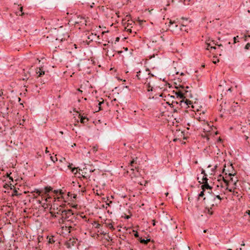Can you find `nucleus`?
I'll return each mask as SVG.
<instances>
[{"label": "nucleus", "instance_id": "obj_14", "mask_svg": "<svg viewBox=\"0 0 250 250\" xmlns=\"http://www.w3.org/2000/svg\"><path fill=\"white\" fill-rule=\"evenodd\" d=\"M173 92L175 94L177 98H179L181 100L185 99V96H184V93L183 91H182V90L180 89L176 91H173Z\"/></svg>", "mask_w": 250, "mask_h": 250}, {"label": "nucleus", "instance_id": "obj_54", "mask_svg": "<svg viewBox=\"0 0 250 250\" xmlns=\"http://www.w3.org/2000/svg\"><path fill=\"white\" fill-rule=\"evenodd\" d=\"M119 40H120V38H119V37H117V38H116L115 42H119Z\"/></svg>", "mask_w": 250, "mask_h": 250}, {"label": "nucleus", "instance_id": "obj_9", "mask_svg": "<svg viewBox=\"0 0 250 250\" xmlns=\"http://www.w3.org/2000/svg\"><path fill=\"white\" fill-rule=\"evenodd\" d=\"M203 185L201 186V188L202 190L206 191V189H209V191H208L206 193L208 194L209 195L212 193V188L209 185L208 182H203Z\"/></svg>", "mask_w": 250, "mask_h": 250}, {"label": "nucleus", "instance_id": "obj_15", "mask_svg": "<svg viewBox=\"0 0 250 250\" xmlns=\"http://www.w3.org/2000/svg\"><path fill=\"white\" fill-rule=\"evenodd\" d=\"M137 159V158L136 157L135 159H133L132 161H130L129 163V166H128V167L130 168V170L131 171H133L134 170V168H136V166L134 165V164H136V160Z\"/></svg>", "mask_w": 250, "mask_h": 250}, {"label": "nucleus", "instance_id": "obj_62", "mask_svg": "<svg viewBox=\"0 0 250 250\" xmlns=\"http://www.w3.org/2000/svg\"><path fill=\"white\" fill-rule=\"evenodd\" d=\"M38 203L39 204H42V201L40 200H39L38 201Z\"/></svg>", "mask_w": 250, "mask_h": 250}, {"label": "nucleus", "instance_id": "obj_52", "mask_svg": "<svg viewBox=\"0 0 250 250\" xmlns=\"http://www.w3.org/2000/svg\"><path fill=\"white\" fill-rule=\"evenodd\" d=\"M72 196H73V199H76V197H77V195L76 194H72Z\"/></svg>", "mask_w": 250, "mask_h": 250}, {"label": "nucleus", "instance_id": "obj_11", "mask_svg": "<svg viewBox=\"0 0 250 250\" xmlns=\"http://www.w3.org/2000/svg\"><path fill=\"white\" fill-rule=\"evenodd\" d=\"M177 89H178L179 88H181L183 90H182V91H183L184 93V96H185V99L187 97H192V95L191 94L190 92H189L186 89H185V86L182 85H179V86L176 87Z\"/></svg>", "mask_w": 250, "mask_h": 250}, {"label": "nucleus", "instance_id": "obj_17", "mask_svg": "<svg viewBox=\"0 0 250 250\" xmlns=\"http://www.w3.org/2000/svg\"><path fill=\"white\" fill-rule=\"evenodd\" d=\"M75 243L76 241L74 240H71L70 239L66 243L65 245L66 246L67 248H71V246H74Z\"/></svg>", "mask_w": 250, "mask_h": 250}, {"label": "nucleus", "instance_id": "obj_21", "mask_svg": "<svg viewBox=\"0 0 250 250\" xmlns=\"http://www.w3.org/2000/svg\"><path fill=\"white\" fill-rule=\"evenodd\" d=\"M60 213H61V211H59V210L56 212L54 211H50L51 216L54 218H57V214L60 215Z\"/></svg>", "mask_w": 250, "mask_h": 250}, {"label": "nucleus", "instance_id": "obj_29", "mask_svg": "<svg viewBox=\"0 0 250 250\" xmlns=\"http://www.w3.org/2000/svg\"><path fill=\"white\" fill-rule=\"evenodd\" d=\"M34 192H36V193H37L38 194V195H41V196L43 195V194L42 195V193L43 192V191L42 190L36 189H35L34 191L32 192V193H34Z\"/></svg>", "mask_w": 250, "mask_h": 250}, {"label": "nucleus", "instance_id": "obj_61", "mask_svg": "<svg viewBox=\"0 0 250 250\" xmlns=\"http://www.w3.org/2000/svg\"><path fill=\"white\" fill-rule=\"evenodd\" d=\"M227 91H229V92H231V91H232L231 87L229 88L228 89V90H227Z\"/></svg>", "mask_w": 250, "mask_h": 250}, {"label": "nucleus", "instance_id": "obj_42", "mask_svg": "<svg viewBox=\"0 0 250 250\" xmlns=\"http://www.w3.org/2000/svg\"><path fill=\"white\" fill-rule=\"evenodd\" d=\"M134 236L136 237V238H138L139 237V233L137 231H136L135 233L134 234Z\"/></svg>", "mask_w": 250, "mask_h": 250}, {"label": "nucleus", "instance_id": "obj_63", "mask_svg": "<svg viewBox=\"0 0 250 250\" xmlns=\"http://www.w3.org/2000/svg\"><path fill=\"white\" fill-rule=\"evenodd\" d=\"M9 179H10L12 181H13V178H12V177L10 176V177H9Z\"/></svg>", "mask_w": 250, "mask_h": 250}, {"label": "nucleus", "instance_id": "obj_38", "mask_svg": "<svg viewBox=\"0 0 250 250\" xmlns=\"http://www.w3.org/2000/svg\"><path fill=\"white\" fill-rule=\"evenodd\" d=\"M250 43H247L245 46V49L246 50H248L250 49Z\"/></svg>", "mask_w": 250, "mask_h": 250}, {"label": "nucleus", "instance_id": "obj_27", "mask_svg": "<svg viewBox=\"0 0 250 250\" xmlns=\"http://www.w3.org/2000/svg\"><path fill=\"white\" fill-rule=\"evenodd\" d=\"M212 207H211V206H210V207H206V208H205V209L207 211V212L208 214H209L210 215H212L213 214V211L211 210Z\"/></svg>", "mask_w": 250, "mask_h": 250}, {"label": "nucleus", "instance_id": "obj_26", "mask_svg": "<svg viewBox=\"0 0 250 250\" xmlns=\"http://www.w3.org/2000/svg\"><path fill=\"white\" fill-rule=\"evenodd\" d=\"M212 201H213V203H210V206L211 207H214L215 206H217L220 203V202H221L220 201H218H218H216L215 200V201L212 200Z\"/></svg>", "mask_w": 250, "mask_h": 250}, {"label": "nucleus", "instance_id": "obj_28", "mask_svg": "<svg viewBox=\"0 0 250 250\" xmlns=\"http://www.w3.org/2000/svg\"><path fill=\"white\" fill-rule=\"evenodd\" d=\"M76 220L77 217L75 216H73L71 218L67 220V221L71 223H74L75 222H76Z\"/></svg>", "mask_w": 250, "mask_h": 250}, {"label": "nucleus", "instance_id": "obj_7", "mask_svg": "<svg viewBox=\"0 0 250 250\" xmlns=\"http://www.w3.org/2000/svg\"><path fill=\"white\" fill-rule=\"evenodd\" d=\"M86 21L85 18L83 17H78L77 20L75 21V24H78L81 26H83L86 25Z\"/></svg>", "mask_w": 250, "mask_h": 250}, {"label": "nucleus", "instance_id": "obj_41", "mask_svg": "<svg viewBox=\"0 0 250 250\" xmlns=\"http://www.w3.org/2000/svg\"><path fill=\"white\" fill-rule=\"evenodd\" d=\"M238 38V36H237L236 37H234L233 38V40H234V43H236L237 42V39Z\"/></svg>", "mask_w": 250, "mask_h": 250}, {"label": "nucleus", "instance_id": "obj_34", "mask_svg": "<svg viewBox=\"0 0 250 250\" xmlns=\"http://www.w3.org/2000/svg\"><path fill=\"white\" fill-rule=\"evenodd\" d=\"M205 191L202 190V191H201L200 193L198 195V199H199L200 197H203L205 194Z\"/></svg>", "mask_w": 250, "mask_h": 250}, {"label": "nucleus", "instance_id": "obj_44", "mask_svg": "<svg viewBox=\"0 0 250 250\" xmlns=\"http://www.w3.org/2000/svg\"><path fill=\"white\" fill-rule=\"evenodd\" d=\"M201 173H202V174H203L204 175H206V174H207L206 173V172H205V171L203 169H202V170H201Z\"/></svg>", "mask_w": 250, "mask_h": 250}, {"label": "nucleus", "instance_id": "obj_4", "mask_svg": "<svg viewBox=\"0 0 250 250\" xmlns=\"http://www.w3.org/2000/svg\"><path fill=\"white\" fill-rule=\"evenodd\" d=\"M59 211H61V213H60V215L61 216L60 220L62 222H63L64 220H68L73 215V213L71 209L65 210L60 208Z\"/></svg>", "mask_w": 250, "mask_h": 250}, {"label": "nucleus", "instance_id": "obj_20", "mask_svg": "<svg viewBox=\"0 0 250 250\" xmlns=\"http://www.w3.org/2000/svg\"><path fill=\"white\" fill-rule=\"evenodd\" d=\"M36 73L38 77H41L44 74V71H42L41 68H37L36 69Z\"/></svg>", "mask_w": 250, "mask_h": 250}, {"label": "nucleus", "instance_id": "obj_48", "mask_svg": "<svg viewBox=\"0 0 250 250\" xmlns=\"http://www.w3.org/2000/svg\"><path fill=\"white\" fill-rule=\"evenodd\" d=\"M94 223L97 224V226L96 227V228H99L100 225L99 223H97V222L95 221L94 222Z\"/></svg>", "mask_w": 250, "mask_h": 250}, {"label": "nucleus", "instance_id": "obj_3", "mask_svg": "<svg viewBox=\"0 0 250 250\" xmlns=\"http://www.w3.org/2000/svg\"><path fill=\"white\" fill-rule=\"evenodd\" d=\"M243 110L240 105L237 102H233L229 109V112L235 116H240Z\"/></svg>", "mask_w": 250, "mask_h": 250}, {"label": "nucleus", "instance_id": "obj_39", "mask_svg": "<svg viewBox=\"0 0 250 250\" xmlns=\"http://www.w3.org/2000/svg\"><path fill=\"white\" fill-rule=\"evenodd\" d=\"M250 37V35H244L243 37L244 41H247L248 40V38Z\"/></svg>", "mask_w": 250, "mask_h": 250}, {"label": "nucleus", "instance_id": "obj_33", "mask_svg": "<svg viewBox=\"0 0 250 250\" xmlns=\"http://www.w3.org/2000/svg\"><path fill=\"white\" fill-rule=\"evenodd\" d=\"M107 224V226L108 227H109L110 229H111L112 230H114L115 229V228H114L112 223H108V224Z\"/></svg>", "mask_w": 250, "mask_h": 250}, {"label": "nucleus", "instance_id": "obj_23", "mask_svg": "<svg viewBox=\"0 0 250 250\" xmlns=\"http://www.w3.org/2000/svg\"><path fill=\"white\" fill-rule=\"evenodd\" d=\"M99 36H96V34L93 35V34H91V35L88 36V39L92 41L93 40H95L96 38L99 39Z\"/></svg>", "mask_w": 250, "mask_h": 250}, {"label": "nucleus", "instance_id": "obj_16", "mask_svg": "<svg viewBox=\"0 0 250 250\" xmlns=\"http://www.w3.org/2000/svg\"><path fill=\"white\" fill-rule=\"evenodd\" d=\"M79 118L80 119V122L82 124H85L88 122V119L86 116L79 114Z\"/></svg>", "mask_w": 250, "mask_h": 250}, {"label": "nucleus", "instance_id": "obj_25", "mask_svg": "<svg viewBox=\"0 0 250 250\" xmlns=\"http://www.w3.org/2000/svg\"><path fill=\"white\" fill-rule=\"evenodd\" d=\"M72 164H69L68 166V168L71 169L72 172L76 174L77 172V168L76 167H72Z\"/></svg>", "mask_w": 250, "mask_h": 250}, {"label": "nucleus", "instance_id": "obj_19", "mask_svg": "<svg viewBox=\"0 0 250 250\" xmlns=\"http://www.w3.org/2000/svg\"><path fill=\"white\" fill-rule=\"evenodd\" d=\"M209 195H210L211 196V199L212 200H213L214 201H215L216 200V199H218V201H221V200L222 199V198L220 197V195H215L214 194H213L212 193L210 194Z\"/></svg>", "mask_w": 250, "mask_h": 250}, {"label": "nucleus", "instance_id": "obj_40", "mask_svg": "<svg viewBox=\"0 0 250 250\" xmlns=\"http://www.w3.org/2000/svg\"><path fill=\"white\" fill-rule=\"evenodd\" d=\"M105 198H103V201H104L105 202H106V204L107 205H108V206H109V204H111V203H112V202L111 201H110L109 202V203H107V201H105Z\"/></svg>", "mask_w": 250, "mask_h": 250}, {"label": "nucleus", "instance_id": "obj_49", "mask_svg": "<svg viewBox=\"0 0 250 250\" xmlns=\"http://www.w3.org/2000/svg\"><path fill=\"white\" fill-rule=\"evenodd\" d=\"M210 46H211L210 45V44H208L207 49V50H209V48H210Z\"/></svg>", "mask_w": 250, "mask_h": 250}, {"label": "nucleus", "instance_id": "obj_6", "mask_svg": "<svg viewBox=\"0 0 250 250\" xmlns=\"http://www.w3.org/2000/svg\"><path fill=\"white\" fill-rule=\"evenodd\" d=\"M219 177L222 178L223 181L226 184V186H227L226 189H228L230 192H231L232 191L231 189H229V188H228L229 183L231 181L232 182H233L234 184L236 185V183L237 181V180L233 181V178L231 177V176H222L221 175H220Z\"/></svg>", "mask_w": 250, "mask_h": 250}, {"label": "nucleus", "instance_id": "obj_51", "mask_svg": "<svg viewBox=\"0 0 250 250\" xmlns=\"http://www.w3.org/2000/svg\"><path fill=\"white\" fill-rule=\"evenodd\" d=\"M172 104H179V102H178L177 101H172Z\"/></svg>", "mask_w": 250, "mask_h": 250}, {"label": "nucleus", "instance_id": "obj_2", "mask_svg": "<svg viewBox=\"0 0 250 250\" xmlns=\"http://www.w3.org/2000/svg\"><path fill=\"white\" fill-rule=\"evenodd\" d=\"M69 35L66 33L63 35V37H59L56 39L55 42V48H60L61 50L63 49L65 47V44L67 43V39L69 38Z\"/></svg>", "mask_w": 250, "mask_h": 250}, {"label": "nucleus", "instance_id": "obj_45", "mask_svg": "<svg viewBox=\"0 0 250 250\" xmlns=\"http://www.w3.org/2000/svg\"><path fill=\"white\" fill-rule=\"evenodd\" d=\"M67 195H68V196L71 197V198H72V194L71 193H70V192H68L67 193Z\"/></svg>", "mask_w": 250, "mask_h": 250}, {"label": "nucleus", "instance_id": "obj_22", "mask_svg": "<svg viewBox=\"0 0 250 250\" xmlns=\"http://www.w3.org/2000/svg\"><path fill=\"white\" fill-rule=\"evenodd\" d=\"M139 241L142 244L147 245L148 243L150 241V239H147L145 240V239H142V238H140L139 239Z\"/></svg>", "mask_w": 250, "mask_h": 250}, {"label": "nucleus", "instance_id": "obj_59", "mask_svg": "<svg viewBox=\"0 0 250 250\" xmlns=\"http://www.w3.org/2000/svg\"><path fill=\"white\" fill-rule=\"evenodd\" d=\"M210 49H216V47L215 46H210Z\"/></svg>", "mask_w": 250, "mask_h": 250}, {"label": "nucleus", "instance_id": "obj_24", "mask_svg": "<svg viewBox=\"0 0 250 250\" xmlns=\"http://www.w3.org/2000/svg\"><path fill=\"white\" fill-rule=\"evenodd\" d=\"M102 101H98V110L97 111H99L100 110H102L103 109L102 107V104H104V101L103 99V98H101Z\"/></svg>", "mask_w": 250, "mask_h": 250}, {"label": "nucleus", "instance_id": "obj_55", "mask_svg": "<svg viewBox=\"0 0 250 250\" xmlns=\"http://www.w3.org/2000/svg\"><path fill=\"white\" fill-rule=\"evenodd\" d=\"M152 225L153 226H155V220H152Z\"/></svg>", "mask_w": 250, "mask_h": 250}, {"label": "nucleus", "instance_id": "obj_35", "mask_svg": "<svg viewBox=\"0 0 250 250\" xmlns=\"http://www.w3.org/2000/svg\"><path fill=\"white\" fill-rule=\"evenodd\" d=\"M202 180H203V182H208V179L207 178V175H204L203 177V178H202Z\"/></svg>", "mask_w": 250, "mask_h": 250}, {"label": "nucleus", "instance_id": "obj_30", "mask_svg": "<svg viewBox=\"0 0 250 250\" xmlns=\"http://www.w3.org/2000/svg\"><path fill=\"white\" fill-rule=\"evenodd\" d=\"M61 208H59L58 207H56L55 205H53V206H51V207L50 208V211H55V210H57L58 211Z\"/></svg>", "mask_w": 250, "mask_h": 250}, {"label": "nucleus", "instance_id": "obj_32", "mask_svg": "<svg viewBox=\"0 0 250 250\" xmlns=\"http://www.w3.org/2000/svg\"><path fill=\"white\" fill-rule=\"evenodd\" d=\"M4 240V237L2 236V234H0V247H1V244L3 243Z\"/></svg>", "mask_w": 250, "mask_h": 250}, {"label": "nucleus", "instance_id": "obj_50", "mask_svg": "<svg viewBox=\"0 0 250 250\" xmlns=\"http://www.w3.org/2000/svg\"><path fill=\"white\" fill-rule=\"evenodd\" d=\"M203 201H204V203H205V204H206L207 203V201H206V197H204V198H203Z\"/></svg>", "mask_w": 250, "mask_h": 250}, {"label": "nucleus", "instance_id": "obj_43", "mask_svg": "<svg viewBox=\"0 0 250 250\" xmlns=\"http://www.w3.org/2000/svg\"><path fill=\"white\" fill-rule=\"evenodd\" d=\"M59 193H60V195H61L62 197V198H63L62 195H63V194L64 193V192L62 191V190H61H61H60V191H59Z\"/></svg>", "mask_w": 250, "mask_h": 250}, {"label": "nucleus", "instance_id": "obj_12", "mask_svg": "<svg viewBox=\"0 0 250 250\" xmlns=\"http://www.w3.org/2000/svg\"><path fill=\"white\" fill-rule=\"evenodd\" d=\"M169 27L171 28V30H174L177 28L182 30L181 26H184L183 25L181 24H177L175 22H172L171 21L169 22Z\"/></svg>", "mask_w": 250, "mask_h": 250}, {"label": "nucleus", "instance_id": "obj_36", "mask_svg": "<svg viewBox=\"0 0 250 250\" xmlns=\"http://www.w3.org/2000/svg\"><path fill=\"white\" fill-rule=\"evenodd\" d=\"M50 159L54 163H55L58 160L56 156H55V157L50 156Z\"/></svg>", "mask_w": 250, "mask_h": 250}, {"label": "nucleus", "instance_id": "obj_31", "mask_svg": "<svg viewBox=\"0 0 250 250\" xmlns=\"http://www.w3.org/2000/svg\"><path fill=\"white\" fill-rule=\"evenodd\" d=\"M22 7H20V11L19 12H17V15L18 14L20 16H23L24 15V13L22 12Z\"/></svg>", "mask_w": 250, "mask_h": 250}, {"label": "nucleus", "instance_id": "obj_18", "mask_svg": "<svg viewBox=\"0 0 250 250\" xmlns=\"http://www.w3.org/2000/svg\"><path fill=\"white\" fill-rule=\"evenodd\" d=\"M23 77L22 78V80H28L29 78V76L30 74V73L29 71H27L26 72H25V69H23Z\"/></svg>", "mask_w": 250, "mask_h": 250}, {"label": "nucleus", "instance_id": "obj_1", "mask_svg": "<svg viewBox=\"0 0 250 250\" xmlns=\"http://www.w3.org/2000/svg\"><path fill=\"white\" fill-rule=\"evenodd\" d=\"M152 79H156V77L152 74L150 72L147 71V74L145 77V79L144 80V82L147 87V91H152L153 90V86L152 84H153V82Z\"/></svg>", "mask_w": 250, "mask_h": 250}, {"label": "nucleus", "instance_id": "obj_58", "mask_svg": "<svg viewBox=\"0 0 250 250\" xmlns=\"http://www.w3.org/2000/svg\"><path fill=\"white\" fill-rule=\"evenodd\" d=\"M17 192H18V191L17 190H14L15 195H18Z\"/></svg>", "mask_w": 250, "mask_h": 250}, {"label": "nucleus", "instance_id": "obj_56", "mask_svg": "<svg viewBox=\"0 0 250 250\" xmlns=\"http://www.w3.org/2000/svg\"><path fill=\"white\" fill-rule=\"evenodd\" d=\"M53 192L56 194H57V193H58V190H54Z\"/></svg>", "mask_w": 250, "mask_h": 250}, {"label": "nucleus", "instance_id": "obj_37", "mask_svg": "<svg viewBox=\"0 0 250 250\" xmlns=\"http://www.w3.org/2000/svg\"><path fill=\"white\" fill-rule=\"evenodd\" d=\"M54 242H55V240H54L53 238L52 237V238H50L49 239V240H48V243H51V244H52Z\"/></svg>", "mask_w": 250, "mask_h": 250}, {"label": "nucleus", "instance_id": "obj_10", "mask_svg": "<svg viewBox=\"0 0 250 250\" xmlns=\"http://www.w3.org/2000/svg\"><path fill=\"white\" fill-rule=\"evenodd\" d=\"M52 190V188L50 187H46L44 188V194L45 195V197H42V200H43L44 198V200L46 202H47L48 201V199H51V197L47 198L46 197V196L48 195V193Z\"/></svg>", "mask_w": 250, "mask_h": 250}, {"label": "nucleus", "instance_id": "obj_57", "mask_svg": "<svg viewBox=\"0 0 250 250\" xmlns=\"http://www.w3.org/2000/svg\"><path fill=\"white\" fill-rule=\"evenodd\" d=\"M10 174H11V173L8 174V173H6V177H8V178H9V177L10 176Z\"/></svg>", "mask_w": 250, "mask_h": 250}, {"label": "nucleus", "instance_id": "obj_47", "mask_svg": "<svg viewBox=\"0 0 250 250\" xmlns=\"http://www.w3.org/2000/svg\"><path fill=\"white\" fill-rule=\"evenodd\" d=\"M73 228H74V227H73L71 226H69V227H68V230H69V232H70V230H71L72 229H73Z\"/></svg>", "mask_w": 250, "mask_h": 250}, {"label": "nucleus", "instance_id": "obj_60", "mask_svg": "<svg viewBox=\"0 0 250 250\" xmlns=\"http://www.w3.org/2000/svg\"><path fill=\"white\" fill-rule=\"evenodd\" d=\"M219 62V60H217V61H213V62L214 63L216 64V63L217 62Z\"/></svg>", "mask_w": 250, "mask_h": 250}, {"label": "nucleus", "instance_id": "obj_46", "mask_svg": "<svg viewBox=\"0 0 250 250\" xmlns=\"http://www.w3.org/2000/svg\"><path fill=\"white\" fill-rule=\"evenodd\" d=\"M246 214H248L250 217V210H248L246 211Z\"/></svg>", "mask_w": 250, "mask_h": 250}, {"label": "nucleus", "instance_id": "obj_13", "mask_svg": "<svg viewBox=\"0 0 250 250\" xmlns=\"http://www.w3.org/2000/svg\"><path fill=\"white\" fill-rule=\"evenodd\" d=\"M192 102L189 101V100L186 99L185 100V99H183V100H181L179 102L180 105L182 107L183 106L184 104L186 106H188L189 107V105L191 104H192Z\"/></svg>", "mask_w": 250, "mask_h": 250}, {"label": "nucleus", "instance_id": "obj_64", "mask_svg": "<svg viewBox=\"0 0 250 250\" xmlns=\"http://www.w3.org/2000/svg\"><path fill=\"white\" fill-rule=\"evenodd\" d=\"M197 119H198V120H199V121H202V120H201V117H199L197 118Z\"/></svg>", "mask_w": 250, "mask_h": 250}, {"label": "nucleus", "instance_id": "obj_5", "mask_svg": "<svg viewBox=\"0 0 250 250\" xmlns=\"http://www.w3.org/2000/svg\"><path fill=\"white\" fill-rule=\"evenodd\" d=\"M226 165H225L222 171L223 173L225 174V176H232L235 175L236 173L232 164L229 166V168L228 169H226Z\"/></svg>", "mask_w": 250, "mask_h": 250}, {"label": "nucleus", "instance_id": "obj_53", "mask_svg": "<svg viewBox=\"0 0 250 250\" xmlns=\"http://www.w3.org/2000/svg\"><path fill=\"white\" fill-rule=\"evenodd\" d=\"M96 194L98 195H104L102 193H100L98 192V190H97Z\"/></svg>", "mask_w": 250, "mask_h": 250}, {"label": "nucleus", "instance_id": "obj_8", "mask_svg": "<svg viewBox=\"0 0 250 250\" xmlns=\"http://www.w3.org/2000/svg\"><path fill=\"white\" fill-rule=\"evenodd\" d=\"M147 71H149L148 68H146V72L143 73L142 74L141 71L137 72L136 77L138 80H141L142 83H143L144 80L145 79V77L147 74Z\"/></svg>", "mask_w": 250, "mask_h": 250}]
</instances>
